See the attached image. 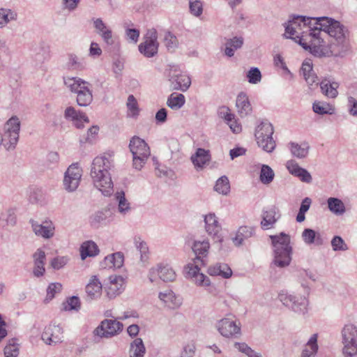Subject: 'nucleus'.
<instances>
[{
	"label": "nucleus",
	"mask_w": 357,
	"mask_h": 357,
	"mask_svg": "<svg viewBox=\"0 0 357 357\" xmlns=\"http://www.w3.org/2000/svg\"><path fill=\"white\" fill-rule=\"evenodd\" d=\"M284 36L298 43L315 56H325L328 52L324 37L327 35L342 43L347 29L332 18L327 17H307L294 15L284 24Z\"/></svg>",
	"instance_id": "nucleus-1"
},
{
	"label": "nucleus",
	"mask_w": 357,
	"mask_h": 357,
	"mask_svg": "<svg viewBox=\"0 0 357 357\" xmlns=\"http://www.w3.org/2000/svg\"><path fill=\"white\" fill-rule=\"evenodd\" d=\"M113 167V161L110 156L105 155L96 156L92 161L90 176L96 188L104 196H110L113 193V182L110 171Z\"/></svg>",
	"instance_id": "nucleus-2"
},
{
	"label": "nucleus",
	"mask_w": 357,
	"mask_h": 357,
	"mask_svg": "<svg viewBox=\"0 0 357 357\" xmlns=\"http://www.w3.org/2000/svg\"><path fill=\"white\" fill-rule=\"evenodd\" d=\"M113 167V161L110 156L105 155L96 156L92 161L90 176L96 188L104 196H110L113 193V182L110 171Z\"/></svg>",
	"instance_id": "nucleus-3"
},
{
	"label": "nucleus",
	"mask_w": 357,
	"mask_h": 357,
	"mask_svg": "<svg viewBox=\"0 0 357 357\" xmlns=\"http://www.w3.org/2000/svg\"><path fill=\"white\" fill-rule=\"evenodd\" d=\"M270 238L273 249V264L280 268L289 266L291 261L292 253L290 236L281 232L278 235L271 236Z\"/></svg>",
	"instance_id": "nucleus-4"
},
{
	"label": "nucleus",
	"mask_w": 357,
	"mask_h": 357,
	"mask_svg": "<svg viewBox=\"0 0 357 357\" xmlns=\"http://www.w3.org/2000/svg\"><path fill=\"white\" fill-rule=\"evenodd\" d=\"M65 86L77 95L76 101L80 107H87L93 102L91 84L78 77H63Z\"/></svg>",
	"instance_id": "nucleus-5"
},
{
	"label": "nucleus",
	"mask_w": 357,
	"mask_h": 357,
	"mask_svg": "<svg viewBox=\"0 0 357 357\" xmlns=\"http://www.w3.org/2000/svg\"><path fill=\"white\" fill-rule=\"evenodd\" d=\"M278 299L283 305L296 314L305 316L308 312L309 300L305 295L283 290L279 293Z\"/></svg>",
	"instance_id": "nucleus-6"
},
{
	"label": "nucleus",
	"mask_w": 357,
	"mask_h": 357,
	"mask_svg": "<svg viewBox=\"0 0 357 357\" xmlns=\"http://www.w3.org/2000/svg\"><path fill=\"white\" fill-rule=\"evenodd\" d=\"M129 149L132 155L133 167L142 169L151 155L149 145L144 139L135 136L130 141Z\"/></svg>",
	"instance_id": "nucleus-7"
},
{
	"label": "nucleus",
	"mask_w": 357,
	"mask_h": 357,
	"mask_svg": "<svg viewBox=\"0 0 357 357\" xmlns=\"http://www.w3.org/2000/svg\"><path fill=\"white\" fill-rule=\"evenodd\" d=\"M274 129L272 124L268 121H262L255 129V139L259 147L266 153H272L276 146L273 138Z\"/></svg>",
	"instance_id": "nucleus-8"
},
{
	"label": "nucleus",
	"mask_w": 357,
	"mask_h": 357,
	"mask_svg": "<svg viewBox=\"0 0 357 357\" xmlns=\"http://www.w3.org/2000/svg\"><path fill=\"white\" fill-rule=\"evenodd\" d=\"M5 133L2 136L0 133V145H3L7 150L14 149L19 139L20 122L19 119L14 116L8 119L4 126Z\"/></svg>",
	"instance_id": "nucleus-9"
},
{
	"label": "nucleus",
	"mask_w": 357,
	"mask_h": 357,
	"mask_svg": "<svg viewBox=\"0 0 357 357\" xmlns=\"http://www.w3.org/2000/svg\"><path fill=\"white\" fill-rule=\"evenodd\" d=\"M344 357L357 355V328L353 324L345 325L342 331Z\"/></svg>",
	"instance_id": "nucleus-10"
},
{
	"label": "nucleus",
	"mask_w": 357,
	"mask_h": 357,
	"mask_svg": "<svg viewBox=\"0 0 357 357\" xmlns=\"http://www.w3.org/2000/svg\"><path fill=\"white\" fill-rule=\"evenodd\" d=\"M82 169L78 163L70 165L64 173L63 185L68 192H75L79 185Z\"/></svg>",
	"instance_id": "nucleus-11"
},
{
	"label": "nucleus",
	"mask_w": 357,
	"mask_h": 357,
	"mask_svg": "<svg viewBox=\"0 0 357 357\" xmlns=\"http://www.w3.org/2000/svg\"><path fill=\"white\" fill-rule=\"evenodd\" d=\"M215 328L221 335L227 338H238L241 335L240 322L229 317L219 320L215 324Z\"/></svg>",
	"instance_id": "nucleus-12"
},
{
	"label": "nucleus",
	"mask_w": 357,
	"mask_h": 357,
	"mask_svg": "<svg viewBox=\"0 0 357 357\" xmlns=\"http://www.w3.org/2000/svg\"><path fill=\"white\" fill-rule=\"evenodd\" d=\"M158 46L157 31L151 29L147 31L144 42L139 45V51L144 56L151 58L158 53Z\"/></svg>",
	"instance_id": "nucleus-13"
},
{
	"label": "nucleus",
	"mask_w": 357,
	"mask_h": 357,
	"mask_svg": "<svg viewBox=\"0 0 357 357\" xmlns=\"http://www.w3.org/2000/svg\"><path fill=\"white\" fill-rule=\"evenodd\" d=\"M123 330V324L120 321L112 319H105L95 329L94 335L100 337H111Z\"/></svg>",
	"instance_id": "nucleus-14"
},
{
	"label": "nucleus",
	"mask_w": 357,
	"mask_h": 357,
	"mask_svg": "<svg viewBox=\"0 0 357 357\" xmlns=\"http://www.w3.org/2000/svg\"><path fill=\"white\" fill-rule=\"evenodd\" d=\"M186 278L190 279L195 284L202 287H209L211 280L208 276L200 272L197 264H189L186 268Z\"/></svg>",
	"instance_id": "nucleus-15"
},
{
	"label": "nucleus",
	"mask_w": 357,
	"mask_h": 357,
	"mask_svg": "<svg viewBox=\"0 0 357 357\" xmlns=\"http://www.w3.org/2000/svg\"><path fill=\"white\" fill-rule=\"evenodd\" d=\"M281 217L280 209L275 206H270L263 209L261 227L264 230L273 228Z\"/></svg>",
	"instance_id": "nucleus-16"
},
{
	"label": "nucleus",
	"mask_w": 357,
	"mask_h": 357,
	"mask_svg": "<svg viewBox=\"0 0 357 357\" xmlns=\"http://www.w3.org/2000/svg\"><path fill=\"white\" fill-rule=\"evenodd\" d=\"M91 22L96 33L101 37L103 42L107 45H113L114 38L112 29L100 17H93Z\"/></svg>",
	"instance_id": "nucleus-17"
},
{
	"label": "nucleus",
	"mask_w": 357,
	"mask_h": 357,
	"mask_svg": "<svg viewBox=\"0 0 357 357\" xmlns=\"http://www.w3.org/2000/svg\"><path fill=\"white\" fill-rule=\"evenodd\" d=\"M169 81L173 90L186 91L191 85V79L188 75L174 70L169 75Z\"/></svg>",
	"instance_id": "nucleus-18"
},
{
	"label": "nucleus",
	"mask_w": 357,
	"mask_h": 357,
	"mask_svg": "<svg viewBox=\"0 0 357 357\" xmlns=\"http://www.w3.org/2000/svg\"><path fill=\"white\" fill-rule=\"evenodd\" d=\"M321 93L326 98L334 99L338 96V88L340 84L331 76L321 77L319 83Z\"/></svg>",
	"instance_id": "nucleus-19"
},
{
	"label": "nucleus",
	"mask_w": 357,
	"mask_h": 357,
	"mask_svg": "<svg viewBox=\"0 0 357 357\" xmlns=\"http://www.w3.org/2000/svg\"><path fill=\"white\" fill-rule=\"evenodd\" d=\"M63 329L59 325L50 324L47 326L41 334V339L48 345L61 342Z\"/></svg>",
	"instance_id": "nucleus-20"
},
{
	"label": "nucleus",
	"mask_w": 357,
	"mask_h": 357,
	"mask_svg": "<svg viewBox=\"0 0 357 357\" xmlns=\"http://www.w3.org/2000/svg\"><path fill=\"white\" fill-rule=\"evenodd\" d=\"M204 229L207 234L213 238L218 239L222 226L214 213H208L204 216Z\"/></svg>",
	"instance_id": "nucleus-21"
},
{
	"label": "nucleus",
	"mask_w": 357,
	"mask_h": 357,
	"mask_svg": "<svg viewBox=\"0 0 357 357\" xmlns=\"http://www.w3.org/2000/svg\"><path fill=\"white\" fill-rule=\"evenodd\" d=\"M31 227L34 234L43 238H50L54 234V225L51 220H46L39 223L34 220H31Z\"/></svg>",
	"instance_id": "nucleus-22"
},
{
	"label": "nucleus",
	"mask_w": 357,
	"mask_h": 357,
	"mask_svg": "<svg viewBox=\"0 0 357 357\" xmlns=\"http://www.w3.org/2000/svg\"><path fill=\"white\" fill-rule=\"evenodd\" d=\"M64 117L68 121H72L78 129L83 128L84 123L89 122L88 116L84 112L75 109L73 107H68L65 109Z\"/></svg>",
	"instance_id": "nucleus-23"
},
{
	"label": "nucleus",
	"mask_w": 357,
	"mask_h": 357,
	"mask_svg": "<svg viewBox=\"0 0 357 357\" xmlns=\"http://www.w3.org/2000/svg\"><path fill=\"white\" fill-rule=\"evenodd\" d=\"M33 274L36 278L42 277L45 273L46 255L43 250L38 248L33 254Z\"/></svg>",
	"instance_id": "nucleus-24"
},
{
	"label": "nucleus",
	"mask_w": 357,
	"mask_h": 357,
	"mask_svg": "<svg viewBox=\"0 0 357 357\" xmlns=\"http://www.w3.org/2000/svg\"><path fill=\"white\" fill-rule=\"evenodd\" d=\"M286 167L291 175L299 178L301 181L311 182L312 176L305 169L301 167L295 160H288L286 162Z\"/></svg>",
	"instance_id": "nucleus-25"
},
{
	"label": "nucleus",
	"mask_w": 357,
	"mask_h": 357,
	"mask_svg": "<svg viewBox=\"0 0 357 357\" xmlns=\"http://www.w3.org/2000/svg\"><path fill=\"white\" fill-rule=\"evenodd\" d=\"M236 107L238 114L241 117H245L251 114L252 107L250 104L248 96L245 92H240L236 97Z\"/></svg>",
	"instance_id": "nucleus-26"
},
{
	"label": "nucleus",
	"mask_w": 357,
	"mask_h": 357,
	"mask_svg": "<svg viewBox=\"0 0 357 357\" xmlns=\"http://www.w3.org/2000/svg\"><path fill=\"white\" fill-rule=\"evenodd\" d=\"M109 280V284L106 287L107 296L109 298L115 297L124 289V279L119 275H111Z\"/></svg>",
	"instance_id": "nucleus-27"
},
{
	"label": "nucleus",
	"mask_w": 357,
	"mask_h": 357,
	"mask_svg": "<svg viewBox=\"0 0 357 357\" xmlns=\"http://www.w3.org/2000/svg\"><path fill=\"white\" fill-rule=\"evenodd\" d=\"M255 234V229L250 226H241L235 233L234 237L231 238L234 245L239 247L242 245L245 241L253 236Z\"/></svg>",
	"instance_id": "nucleus-28"
},
{
	"label": "nucleus",
	"mask_w": 357,
	"mask_h": 357,
	"mask_svg": "<svg viewBox=\"0 0 357 357\" xmlns=\"http://www.w3.org/2000/svg\"><path fill=\"white\" fill-rule=\"evenodd\" d=\"M210 243L208 240L195 241L192 245V250L196 255V260L201 264L205 265L206 258L208 254Z\"/></svg>",
	"instance_id": "nucleus-29"
},
{
	"label": "nucleus",
	"mask_w": 357,
	"mask_h": 357,
	"mask_svg": "<svg viewBox=\"0 0 357 357\" xmlns=\"http://www.w3.org/2000/svg\"><path fill=\"white\" fill-rule=\"evenodd\" d=\"M123 261L124 256L123 253L117 252L106 256L101 261L100 266L102 268H119L123 266Z\"/></svg>",
	"instance_id": "nucleus-30"
},
{
	"label": "nucleus",
	"mask_w": 357,
	"mask_h": 357,
	"mask_svg": "<svg viewBox=\"0 0 357 357\" xmlns=\"http://www.w3.org/2000/svg\"><path fill=\"white\" fill-rule=\"evenodd\" d=\"M158 298L166 307L170 309H176L181 304V301L178 299L175 293L171 289H166L159 292Z\"/></svg>",
	"instance_id": "nucleus-31"
},
{
	"label": "nucleus",
	"mask_w": 357,
	"mask_h": 357,
	"mask_svg": "<svg viewBox=\"0 0 357 357\" xmlns=\"http://www.w3.org/2000/svg\"><path fill=\"white\" fill-rule=\"evenodd\" d=\"M210 160V151L202 148L197 149L195 154L191 156V161L197 169H202Z\"/></svg>",
	"instance_id": "nucleus-32"
},
{
	"label": "nucleus",
	"mask_w": 357,
	"mask_h": 357,
	"mask_svg": "<svg viewBox=\"0 0 357 357\" xmlns=\"http://www.w3.org/2000/svg\"><path fill=\"white\" fill-rule=\"evenodd\" d=\"M207 272L211 276H219L225 279H228L232 275L231 268L225 263H217L210 266Z\"/></svg>",
	"instance_id": "nucleus-33"
},
{
	"label": "nucleus",
	"mask_w": 357,
	"mask_h": 357,
	"mask_svg": "<svg viewBox=\"0 0 357 357\" xmlns=\"http://www.w3.org/2000/svg\"><path fill=\"white\" fill-rule=\"evenodd\" d=\"M301 238L303 243L307 245H321L324 243L320 233L310 228L304 229L301 234Z\"/></svg>",
	"instance_id": "nucleus-34"
},
{
	"label": "nucleus",
	"mask_w": 357,
	"mask_h": 357,
	"mask_svg": "<svg viewBox=\"0 0 357 357\" xmlns=\"http://www.w3.org/2000/svg\"><path fill=\"white\" fill-rule=\"evenodd\" d=\"M133 243L135 248L139 251L140 257V261L146 265L149 259V249L148 245L145 241L139 236H135L133 238Z\"/></svg>",
	"instance_id": "nucleus-35"
},
{
	"label": "nucleus",
	"mask_w": 357,
	"mask_h": 357,
	"mask_svg": "<svg viewBox=\"0 0 357 357\" xmlns=\"http://www.w3.org/2000/svg\"><path fill=\"white\" fill-rule=\"evenodd\" d=\"M317 340V333L310 336L301 351V357H316L319 349Z\"/></svg>",
	"instance_id": "nucleus-36"
},
{
	"label": "nucleus",
	"mask_w": 357,
	"mask_h": 357,
	"mask_svg": "<svg viewBox=\"0 0 357 357\" xmlns=\"http://www.w3.org/2000/svg\"><path fill=\"white\" fill-rule=\"evenodd\" d=\"M80 257L82 260L87 257H93L99 254V248L97 244L92 241H86L82 243L80 248Z\"/></svg>",
	"instance_id": "nucleus-37"
},
{
	"label": "nucleus",
	"mask_w": 357,
	"mask_h": 357,
	"mask_svg": "<svg viewBox=\"0 0 357 357\" xmlns=\"http://www.w3.org/2000/svg\"><path fill=\"white\" fill-rule=\"evenodd\" d=\"M102 291V284L96 276H93L86 286V292L89 299L93 300L98 298Z\"/></svg>",
	"instance_id": "nucleus-38"
},
{
	"label": "nucleus",
	"mask_w": 357,
	"mask_h": 357,
	"mask_svg": "<svg viewBox=\"0 0 357 357\" xmlns=\"http://www.w3.org/2000/svg\"><path fill=\"white\" fill-rule=\"evenodd\" d=\"M18 18L17 12L8 8H0V29L5 28L8 24Z\"/></svg>",
	"instance_id": "nucleus-39"
},
{
	"label": "nucleus",
	"mask_w": 357,
	"mask_h": 357,
	"mask_svg": "<svg viewBox=\"0 0 357 357\" xmlns=\"http://www.w3.org/2000/svg\"><path fill=\"white\" fill-rule=\"evenodd\" d=\"M327 205L328 210L337 216L343 215L347 211L344 202L337 197L328 198Z\"/></svg>",
	"instance_id": "nucleus-40"
},
{
	"label": "nucleus",
	"mask_w": 357,
	"mask_h": 357,
	"mask_svg": "<svg viewBox=\"0 0 357 357\" xmlns=\"http://www.w3.org/2000/svg\"><path fill=\"white\" fill-rule=\"evenodd\" d=\"M289 149L291 155L299 159L305 158L308 155L310 146L307 142L301 144L296 142H290Z\"/></svg>",
	"instance_id": "nucleus-41"
},
{
	"label": "nucleus",
	"mask_w": 357,
	"mask_h": 357,
	"mask_svg": "<svg viewBox=\"0 0 357 357\" xmlns=\"http://www.w3.org/2000/svg\"><path fill=\"white\" fill-rule=\"evenodd\" d=\"M185 103V98L182 93H172L167 100V105L173 110L180 109Z\"/></svg>",
	"instance_id": "nucleus-42"
},
{
	"label": "nucleus",
	"mask_w": 357,
	"mask_h": 357,
	"mask_svg": "<svg viewBox=\"0 0 357 357\" xmlns=\"http://www.w3.org/2000/svg\"><path fill=\"white\" fill-rule=\"evenodd\" d=\"M243 44V39L241 37H234L227 40L225 43V54L229 57L234 55L236 50L241 47Z\"/></svg>",
	"instance_id": "nucleus-43"
},
{
	"label": "nucleus",
	"mask_w": 357,
	"mask_h": 357,
	"mask_svg": "<svg viewBox=\"0 0 357 357\" xmlns=\"http://www.w3.org/2000/svg\"><path fill=\"white\" fill-rule=\"evenodd\" d=\"M160 279L164 282H173L176 278V274L173 268L168 264L160 263Z\"/></svg>",
	"instance_id": "nucleus-44"
},
{
	"label": "nucleus",
	"mask_w": 357,
	"mask_h": 357,
	"mask_svg": "<svg viewBox=\"0 0 357 357\" xmlns=\"http://www.w3.org/2000/svg\"><path fill=\"white\" fill-rule=\"evenodd\" d=\"M146 349L141 338H135L131 343L129 349L130 357H144Z\"/></svg>",
	"instance_id": "nucleus-45"
},
{
	"label": "nucleus",
	"mask_w": 357,
	"mask_h": 357,
	"mask_svg": "<svg viewBox=\"0 0 357 357\" xmlns=\"http://www.w3.org/2000/svg\"><path fill=\"white\" fill-rule=\"evenodd\" d=\"M66 66L69 70H82L85 68L82 59L73 53L68 54V61Z\"/></svg>",
	"instance_id": "nucleus-46"
},
{
	"label": "nucleus",
	"mask_w": 357,
	"mask_h": 357,
	"mask_svg": "<svg viewBox=\"0 0 357 357\" xmlns=\"http://www.w3.org/2000/svg\"><path fill=\"white\" fill-rule=\"evenodd\" d=\"M116 199L118 202V211L122 215H126L130 211V204L126 199L123 191L117 192Z\"/></svg>",
	"instance_id": "nucleus-47"
},
{
	"label": "nucleus",
	"mask_w": 357,
	"mask_h": 357,
	"mask_svg": "<svg viewBox=\"0 0 357 357\" xmlns=\"http://www.w3.org/2000/svg\"><path fill=\"white\" fill-rule=\"evenodd\" d=\"M214 190L219 194L227 195L230 192V183L226 176L220 177L215 183Z\"/></svg>",
	"instance_id": "nucleus-48"
},
{
	"label": "nucleus",
	"mask_w": 357,
	"mask_h": 357,
	"mask_svg": "<svg viewBox=\"0 0 357 357\" xmlns=\"http://www.w3.org/2000/svg\"><path fill=\"white\" fill-rule=\"evenodd\" d=\"M273 170L267 165H262L259 174L260 181L265 185L271 183L274 179Z\"/></svg>",
	"instance_id": "nucleus-49"
},
{
	"label": "nucleus",
	"mask_w": 357,
	"mask_h": 357,
	"mask_svg": "<svg viewBox=\"0 0 357 357\" xmlns=\"http://www.w3.org/2000/svg\"><path fill=\"white\" fill-rule=\"evenodd\" d=\"M313 112L316 114H332L334 112V108L326 102L315 101L312 104Z\"/></svg>",
	"instance_id": "nucleus-50"
},
{
	"label": "nucleus",
	"mask_w": 357,
	"mask_h": 357,
	"mask_svg": "<svg viewBox=\"0 0 357 357\" xmlns=\"http://www.w3.org/2000/svg\"><path fill=\"white\" fill-rule=\"evenodd\" d=\"M126 106L128 109V116L137 118L139 115V109L137 101L133 95L128 96Z\"/></svg>",
	"instance_id": "nucleus-51"
},
{
	"label": "nucleus",
	"mask_w": 357,
	"mask_h": 357,
	"mask_svg": "<svg viewBox=\"0 0 357 357\" xmlns=\"http://www.w3.org/2000/svg\"><path fill=\"white\" fill-rule=\"evenodd\" d=\"M107 215L103 211H97L90 216L89 222L94 228H98L105 223Z\"/></svg>",
	"instance_id": "nucleus-52"
},
{
	"label": "nucleus",
	"mask_w": 357,
	"mask_h": 357,
	"mask_svg": "<svg viewBox=\"0 0 357 357\" xmlns=\"http://www.w3.org/2000/svg\"><path fill=\"white\" fill-rule=\"evenodd\" d=\"M246 77L250 84H257L262 78L261 73L257 67H252L246 73Z\"/></svg>",
	"instance_id": "nucleus-53"
},
{
	"label": "nucleus",
	"mask_w": 357,
	"mask_h": 357,
	"mask_svg": "<svg viewBox=\"0 0 357 357\" xmlns=\"http://www.w3.org/2000/svg\"><path fill=\"white\" fill-rule=\"evenodd\" d=\"M81 307V303L77 296H73L68 298L63 303V309L66 311H79Z\"/></svg>",
	"instance_id": "nucleus-54"
},
{
	"label": "nucleus",
	"mask_w": 357,
	"mask_h": 357,
	"mask_svg": "<svg viewBox=\"0 0 357 357\" xmlns=\"http://www.w3.org/2000/svg\"><path fill=\"white\" fill-rule=\"evenodd\" d=\"M189 8L192 15L199 17L203 13V3L200 0H190Z\"/></svg>",
	"instance_id": "nucleus-55"
},
{
	"label": "nucleus",
	"mask_w": 357,
	"mask_h": 357,
	"mask_svg": "<svg viewBox=\"0 0 357 357\" xmlns=\"http://www.w3.org/2000/svg\"><path fill=\"white\" fill-rule=\"evenodd\" d=\"M196 351L195 344L193 341L185 343L180 353V357H194Z\"/></svg>",
	"instance_id": "nucleus-56"
},
{
	"label": "nucleus",
	"mask_w": 357,
	"mask_h": 357,
	"mask_svg": "<svg viewBox=\"0 0 357 357\" xmlns=\"http://www.w3.org/2000/svg\"><path fill=\"white\" fill-rule=\"evenodd\" d=\"M331 246L334 251H346L348 250V246L339 236H335L331 240Z\"/></svg>",
	"instance_id": "nucleus-57"
},
{
	"label": "nucleus",
	"mask_w": 357,
	"mask_h": 357,
	"mask_svg": "<svg viewBox=\"0 0 357 357\" xmlns=\"http://www.w3.org/2000/svg\"><path fill=\"white\" fill-rule=\"evenodd\" d=\"M61 288L62 285L59 282L50 284L47 289V296L45 298V301L47 302L51 301L55 296L56 294L61 291Z\"/></svg>",
	"instance_id": "nucleus-58"
},
{
	"label": "nucleus",
	"mask_w": 357,
	"mask_h": 357,
	"mask_svg": "<svg viewBox=\"0 0 357 357\" xmlns=\"http://www.w3.org/2000/svg\"><path fill=\"white\" fill-rule=\"evenodd\" d=\"M164 41L165 45L168 50H174L178 44L176 37L169 31L165 33Z\"/></svg>",
	"instance_id": "nucleus-59"
},
{
	"label": "nucleus",
	"mask_w": 357,
	"mask_h": 357,
	"mask_svg": "<svg viewBox=\"0 0 357 357\" xmlns=\"http://www.w3.org/2000/svg\"><path fill=\"white\" fill-rule=\"evenodd\" d=\"M68 261L69 259L66 256H58L52 259L51 266L54 269L59 270L65 266Z\"/></svg>",
	"instance_id": "nucleus-60"
},
{
	"label": "nucleus",
	"mask_w": 357,
	"mask_h": 357,
	"mask_svg": "<svg viewBox=\"0 0 357 357\" xmlns=\"http://www.w3.org/2000/svg\"><path fill=\"white\" fill-rule=\"evenodd\" d=\"M347 107L350 115L357 117V100L351 96H347Z\"/></svg>",
	"instance_id": "nucleus-61"
},
{
	"label": "nucleus",
	"mask_w": 357,
	"mask_h": 357,
	"mask_svg": "<svg viewBox=\"0 0 357 357\" xmlns=\"http://www.w3.org/2000/svg\"><path fill=\"white\" fill-rule=\"evenodd\" d=\"M126 36L130 42L136 43L139 37V31L137 29L126 27Z\"/></svg>",
	"instance_id": "nucleus-62"
},
{
	"label": "nucleus",
	"mask_w": 357,
	"mask_h": 357,
	"mask_svg": "<svg viewBox=\"0 0 357 357\" xmlns=\"http://www.w3.org/2000/svg\"><path fill=\"white\" fill-rule=\"evenodd\" d=\"M301 71L303 77H307V75L315 74L313 70L312 63L310 60H305L303 62Z\"/></svg>",
	"instance_id": "nucleus-63"
},
{
	"label": "nucleus",
	"mask_w": 357,
	"mask_h": 357,
	"mask_svg": "<svg viewBox=\"0 0 357 357\" xmlns=\"http://www.w3.org/2000/svg\"><path fill=\"white\" fill-rule=\"evenodd\" d=\"M19 354L18 347L15 344H9L4 348V357H17Z\"/></svg>",
	"instance_id": "nucleus-64"
}]
</instances>
